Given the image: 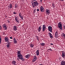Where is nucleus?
Masks as SVG:
<instances>
[{"label":"nucleus","mask_w":65,"mask_h":65,"mask_svg":"<svg viewBox=\"0 0 65 65\" xmlns=\"http://www.w3.org/2000/svg\"><path fill=\"white\" fill-rule=\"evenodd\" d=\"M34 59H37V57H36V56H34Z\"/></svg>","instance_id":"obj_32"},{"label":"nucleus","mask_w":65,"mask_h":65,"mask_svg":"<svg viewBox=\"0 0 65 65\" xmlns=\"http://www.w3.org/2000/svg\"><path fill=\"white\" fill-rule=\"evenodd\" d=\"M40 1L41 2H42V0H40Z\"/></svg>","instance_id":"obj_41"},{"label":"nucleus","mask_w":65,"mask_h":65,"mask_svg":"<svg viewBox=\"0 0 65 65\" xmlns=\"http://www.w3.org/2000/svg\"><path fill=\"white\" fill-rule=\"evenodd\" d=\"M44 9L43 8V7L41 6L40 7V10L41 12H43L44 11Z\"/></svg>","instance_id":"obj_6"},{"label":"nucleus","mask_w":65,"mask_h":65,"mask_svg":"<svg viewBox=\"0 0 65 65\" xmlns=\"http://www.w3.org/2000/svg\"><path fill=\"white\" fill-rule=\"evenodd\" d=\"M15 21L17 23H19V20H18V19H16Z\"/></svg>","instance_id":"obj_27"},{"label":"nucleus","mask_w":65,"mask_h":65,"mask_svg":"<svg viewBox=\"0 0 65 65\" xmlns=\"http://www.w3.org/2000/svg\"><path fill=\"white\" fill-rule=\"evenodd\" d=\"M17 27L16 26H15L13 27V29L14 31H16V30H17Z\"/></svg>","instance_id":"obj_14"},{"label":"nucleus","mask_w":65,"mask_h":65,"mask_svg":"<svg viewBox=\"0 0 65 65\" xmlns=\"http://www.w3.org/2000/svg\"><path fill=\"white\" fill-rule=\"evenodd\" d=\"M17 59H18V60H19V58H17Z\"/></svg>","instance_id":"obj_50"},{"label":"nucleus","mask_w":65,"mask_h":65,"mask_svg":"<svg viewBox=\"0 0 65 65\" xmlns=\"http://www.w3.org/2000/svg\"><path fill=\"white\" fill-rule=\"evenodd\" d=\"M58 26L61 30H63L62 28V23L61 22H59L58 24Z\"/></svg>","instance_id":"obj_2"},{"label":"nucleus","mask_w":65,"mask_h":65,"mask_svg":"<svg viewBox=\"0 0 65 65\" xmlns=\"http://www.w3.org/2000/svg\"><path fill=\"white\" fill-rule=\"evenodd\" d=\"M63 36L64 37V38H65V34H63Z\"/></svg>","instance_id":"obj_31"},{"label":"nucleus","mask_w":65,"mask_h":65,"mask_svg":"<svg viewBox=\"0 0 65 65\" xmlns=\"http://www.w3.org/2000/svg\"><path fill=\"white\" fill-rule=\"evenodd\" d=\"M58 32L57 31H56L55 33V37H58Z\"/></svg>","instance_id":"obj_16"},{"label":"nucleus","mask_w":65,"mask_h":65,"mask_svg":"<svg viewBox=\"0 0 65 65\" xmlns=\"http://www.w3.org/2000/svg\"><path fill=\"white\" fill-rule=\"evenodd\" d=\"M61 65H65V61L64 60H62L61 62Z\"/></svg>","instance_id":"obj_12"},{"label":"nucleus","mask_w":65,"mask_h":65,"mask_svg":"<svg viewBox=\"0 0 65 65\" xmlns=\"http://www.w3.org/2000/svg\"><path fill=\"white\" fill-rule=\"evenodd\" d=\"M37 39L38 41H39V40H38V38H37Z\"/></svg>","instance_id":"obj_48"},{"label":"nucleus","mask_w":65,"mask_h":65,"mask_svg":"<svg viewBox=\"0 0 65 65\" xmlns=\"http://www.w3.org/2000/svg\"><path fill=\"white\" fill-rule=\"evenodd\" d=\"M21 51H18V52L17 53V56H19V55H21Z\"/></svg>","instance_id":"obj_20"},{"label":"nucleus","mask_w":65,"mask_h":65,"mask_svg":"<svg viewBox=\"0 0 65 65\" xmlns=\"http://www.w3.org/2000/svg\"><path fill=\"white\" fill-rule=\"evenodd\" d=\"M36 0H32L33 1H35Z\"/></svg>","instance_id":"obj_43"},{"label":"nucleus","mask_w":65,"mask_h":65,"mask_svg":"<svg viewBox=\"0 0 65 65\" xmlns=\"http://www.w3.org/2000/svg\"><path fill=\"white\" fill-rule=\"evenodd\" d=\"M25 58H29V57H30V55H26L25 56Z\"/></svg>","instance_id":"obj_22"},{"label":"nucleus","mask_w":65,"mask_h":65,"mask_svg":"<svg viewBox=\"0 0 65 65\" xmlns=\"http://www.w3.org/2000/svg\"><path fill=\"white\" fill-rule=\"evenodd\" d=\"M19 16L20 17H21L22 16H21V15H19Z\"/></svg>","instance_id":"obj_42"},{"label":"nucleus","mask_w":65,"mask_h":65,"mask_svg":"<svg viewBox=\"0 0 65 65\" xmlns=\"http://www.w3.org/2000/svg\"><path fill=\"white\" fill-rule=\"evenodd\" d=\"M13 42L14 43H15V44L17 43L18 41H17V40L16 39H15V38H14Z\"/></svg>","instance_id":"obj_11"},{"label":"nucleus","mask_w":65,"mask_h":65,"mask_svg":"<svg viewBox=\"0 0 65 65\" xmlns=\"http://www.w3.org/2000/svg\"><path fill=\"white\" fill-rule=\"evenodd\" d=\"M18 5L17 4H15V8H18Z\"/></svg>","instance_id":"obj_24"},{"label":"nucleus","mask_w":65,"mask_h":65,"mask_svg":"<svg viewBox=\"0 0 65 65\" xmlns=\"http://www.w3.org/2000/svg\"><path fill=\"white\" fill-rule=\"evenodd\" d=\"M48 30L51 32H52V27L49 26L48 27Z\"/></svg>","instance_id":"obj_4"},{"label":"nucleus","mask_w":65,"mask_h":65,"mask_svg":"<svg viewBox=\"0 0 65 65\" xmlns=\"http://www.w3.org/2000/svg\"><path fill=\"white\" fill-rule=\"evenodd\" d=\"M1 36H0V44L1 43V41H2V39L1 38Z\"/></svg>","instance_id":"obj_26"},{"label":"nucleus","mask_w":65,"mask_h":65,"mask_svg":"<svg viewBox=\"0 0 65 65\" xmlns=\"http://www.w3.org/2000/svg\"><path fill=\"white\" fill-rule=\"evenodd\" d=\"M62 57L63 58H65V52L64 51H62Z\"/></svg>","instance_id":"obj_9"},{"label":"nucleus","mask_w":65,"mask_h":65,"mask_svg":"<svg viewBox=\"0 0 65 65\" xmlns=\"http://www.w3.org/2000/svg\"><path fill=\"white\" fill-rule=\"evenodd\" d=\"M32 5L33 7H35V6H38L39 5V4L38 3V1H36L34 2L32 4Z\"/></svg>","instance_id":"obj_1"},{"label":"nucleus","mask_w":65,"mask_h":65,"mask_svg":"<svg viewBox=\"0 0 65 65\" xmlns=\"http://www.w3.org/2000/svg\"><path fill=\"white\" fill-rule=\"evenodd\" d=\"M46 13L47 14H50V11L49 9H47L45 10Z\"/></svg>","instance_id":"obj_10"},{"label":"nucleus","mask_w":65,"mask_h":65,"mask_svg":"<svg viewBox=\"0 0 65 65\" xmlns=\"http://www.w3.org/2000/svg\"><path fill=\"white\" fill-rule=\"evenodd\" d=\"M46 0H44V1H46Z\"/></svg>","instance_id":"obj_51"},{"label":"nucleus","mask_w":65,"mask_h":65,"mask_svg":"<svg viewBox=\"0 0 65 65\" xmlns=\"http://www.w3.org/2000/svg\"><path fill=\"white\" fill-rule=\"evenodd\" d=\"M46 25H43V27H42V31H44L45 30V29H46Z\"/></svg>","instance_id":"obj_5"},{"label":"nucleus","mask_w":65,"mask_h":65,"mask_svg":"<svg viewBox=\"0 0 65 65\" xmlns=\"http://www.w3.org/2000/svg\"><path fill=\"white\" fill-rule=\"evenodd\" d=\"M39 65H43V64H39Z\"/></svg>","instance_id":"obj_47"},{"label":"nucleus","mask_w":65,"mask_h":65,"mask_svg":"<svg viewBox=\"0 0 65 65\" xmlns=\"http://www.w3.org/2000/svg\"><path fill=\"white\" fill-rule=\"evenodd\" d=\"M52 6L53 7H55V4H54V3H53L52 4Z\"/></svg>","instance_id":"obj_30"},{"label":"nucleus","mask_w":65,"mask_h":65,"mask_svg":"<svg viewBox=\"0 0 65 65\" xmlns=\"http://www.w3.org/2000/svg\"><path fill=\"white\" fill-rule=\"evenodd\" d=\"M48 50H49V51H51V52H52V49H51V48H50L49 49H48Z\"/></svg>","instance_id":"obj_29"},{"label":"nucleus","mask_w":65,"mask_h":65,"mask_svg":"<svg viewBox=\"0 0 65 65\" xmlns=\"http://www.w3.org/2000/svg\"><path fill=\"white\" fill-rule=\"evenodd\" d=\"M18 19H17V17H16V18L15 19V20H17Z\"/></svg>","instance_id":"obj_38"},{"label":"nucleus","mask_w":65,"mask_h":65,"mask_svg":"<svg viewBox=\"0 0 65 65\" xmlns=\"http://www.w3.org/2000/svg\"><path fill=\"white\" fill-rule=\"evenodd\" d=\"M36 53L37 56H39V50H37L36 51Z\"/></svg>","instance_id":"obj_13"},{"label":"nucleus","mask_w":65,"mask_h":65,"mask_svg":"<svg viewBox=\"0 0 65 65\" xmlns=\"http://www.w3.org/2000/svg\"><path fill=\"white\" fill-rule=\"evenodd\" d=\"M7 21H8V23H9V22H10V21H9L8 20Z\"/></svg>","instance_id":"obj_40"},{"label":"nucleus","mask_w":65,"mask_h":65,"mask_svg":"<svg viewBox=\"0 0 65 65\" xmlns=\"http://www.w3.org/2000/svg\"><path fill=\"white\" fill-rule=\"evenodd\" d=\"M40 44L42 46H44L45 45V43L43 42L40 43Z\"/></svg>","instance_id":"obj_23"},{"label":"nucleus","mask_w":65,"mask_h":65,"mask_svg":"<svg viewBox=\"0 0 65 65\" xmlns=\"http://www.w3.org/2000/svg\"><path fill=\"white\" fill-rule=\"evenodd\" d=\"M51 45H53V43H51Z\"/></svg>","instance_id":"obj_46"},{"label":"nucleus","mask_w":65,"mask_h":65,"mask_svg":"<svg viewBox=\"0 0 65 65\" xmlns=\"http://www.w3.org/2000/svg\"><path fill=\"white\" fill-rule=\"evenodd\" d=\"M21 14V13H19V15Z\"/></svg>","instance_id":"obj_45"},{"label":"nucleus","mask_w":65,"mask_h":65,"mask_svg":"<svg viewBox=\"0 0 65 65\" xmlns=\"http://www.w3.org/2000/svg\"><path fill=\"white\" fill-rule=\"evenodd\" d=\"M63 25V26L64 27V28H65V25Z\"/></svg>","instance_id":"obj_39"},{"label":"nucleus","mask_w":65,"mask_h":65,"mask_svg":"<svg viewBox=\"0 0 65 65\" xmlns=\"http://www.w3.org/2000/svg\"><path fill=\"white\" fill-rule=\"evenodd\" d=\"M39 29H38V30L39 32H40V31L41 30V26H40V27H39Z\"/></svg>","instance_id":"obj_18"},{"label":"nucleus","mask_w":65,"mask_h":65,"mask_svg":"<svg viewBox=\"0 0 65 65\" xmlns=\"http://www.w3.org/2000/svg\"><path fill=\"white\" fill-rule=\"evenodd\" d=\"M3 27L4 29H5V30H7V25L6 24H5L3 25Z\"/></svg>","instance_id":"obj_7"},{"label":"nucleus","mask_w":65,"mask_h":65,"mask_svg":"<svg viewBox=\"0 0 65 65\" xmlns=\"http://www.w3.org/2000/svg\"><path fill=\"white\" fill-rule=\"evenodd\" d=\"M13 13L14 14H17V13H16L15 12H14Z\"/></svg>","instance_id":"obj_35"},{"label":"nucleus","mask_w":65,"mask_h":65,"mask_svg":"<svg viewBox=\"0 0 65 65\" xmlns=\"http://www.w3.org/2000/svg\"><path fill=\"white\" fill-rule=\"evenodd\" d=\"M7 46L8 47H9V44H7Z\"/></svg>","instance_id":"obj_28"},{"label":"nucleus","mask_w":65,"mask_h":65,"mask_svg":"<svg viewBox=\"0 0 65 65\" xmlns=\"http://www.w3.org/2000/svg\"><path fill=\"white\" fill-rule=\"evenodd\" d=\"M48 34H49V35L50 36L51 38H53V35H52V34H51V32L48 33Z\"/></svg>","instance_id":"obj_15"},{"label":"nucleus","mask_w":65,"mask_h":65,"mask_svg":"<svg viewBox=\"0 0 65 65\" xmlns=\"http://www.w3.org/2000/svg\"><path fill=\"white\" fill-rule=\"evenodd\" d=\"M30 47H31V48L33 47L34 46V45L32 43L30 44Z\"/></svg>","instance_id":"obj_19"},{"label":"nucleus","mask_w":65,"mask_h":65,"mask_svg":"<svg viewBox=\"0 0 65 65\" xmlns=\"http://www.w3.org/2000/svg\"><path fill=\"white\" fill-rule=\"evenodd\" d=\"M20 18L22 20H23V17L21 16Z\"/></svg>","instance_id":"obj_33"},{"label":"nucleus","mask_w":65,"mask_h":65,"mask_svg":"<svg viewBox=\"0 0 65 65\" xmlns=\"http://www.w3.org/2000/svg\"><path fill=\"white\" fill-rule=\"evenodd\" d=\"M17 56L22 61H24V58H23V56L22 55V54L18 55Z\"/></svg>","instance_id":"obj_3"},{"label":"nucleus","mask_w":65,"mask_h":65,"mask_svg":"<svg viewBox=\"0 0 65 65\" xmlns=\"http://www.w3.org/2000/svg\"><path fill=\"white\" fill-rule=\"evenodd\" d=\"M37 11H39V9H37Z\"/></svg>","instance_id":"obj_37"},{"label":"nucleus","mask_w":65,"mask_h":65,"mask_svg":"<svg viewBox=\"0 0 65 65\" xmlns=\"http://www.w3.org/2000/svg\"><path fill=\"white\" fill-rule=\"evenodd\" d=\"M4 40L5 42H9L10 40L8 37H6L4 38Z\"/></svg>","instance_id":"obj_8"},{"label":"nucleus","mask_w":65,"mask_h":65,"mask_svg":"<svg viewBox=\"0 0 65 65\" xmlns=\"http://www.w3.org/2000/svg\"><path fill=\"white\" fill-rule=\"evenodd\" d=\"M12 63L13 65H15V64L16 63V61L13 60L12 61Z\"/></svg>","instance_id":"obj_21"},{"label":"nucleus","mask_w":65,"mask_h":65,"mask_svg":"<svg viewBox=\"0 0 65 65\" xmlns=\"http://www.w3.org/2000/svg\"><path fill=\"white\" fill-rule=\"evenodd\" d=\"M10 41H12V40H10Z\"/></svg>","instance_id":"obj_49"},{"label":"nucleus","mask_w":65,"mask_h":65,"mask_svg":"<svg viewBox=\"0 0 65 65\" xmlns=\"http://www.w3.org/2000/svg\"><path fill=\"white\" fill-rule=\"evenodd\" d=\"M2 29V27L1 26V25H0V30Z\"/></svg>","instance_id":"obj_36"},{"label":"nucleus","mask_w":65,"mask_h":65,"mask_svg":"<svg viewBox=\"0 0 65 65\" xmlns=\"http://www.w3.org/2000/svg\"><path fill=\"white\" fill-rule=\"evenodd\" d=\"M8 8L11 9L12 7V4H10L9 6H8Z\"/></svg>","instance_id":"obj_17"},{"label":"nucleus","mask_w":65,"mask_h":65,"mask_svg":"<svg viewBox=\"0 0 65 65\" xmlns=\"http://www.w3.org/2000/svg\"><path fill=\"white\" fill-rule=\"evenodd\" d=\"M10 39H12V37H10Z\"/></svg>","instance_id":"obj_34"},{"label":"nucleus","mask_w":65,"mask_h":65,"mask_svg":"<svg viewBox=\"0 0 65 65\" xmlns=\"http://www.w3.org/2000/svg\"><path fill=\"white\" fill-rule=\"evenodd\" d=\"M36 58H33V59L32 60V62H35V61H36Z\"/></svg>","instance_id":"obj_25"},{"label":"nucleus","mask_w":65,"mask_h":65,"mask_svg":"<svg viewBox=\"0 0 65 65\" xmlns=\"http://www.w3.org/2000/svg\"><path fill=\"white\" fill-rule=\"evenodd\" d=\"M61 1H64V0H60Z\"/></svg>","instance_id":"obj_44"}]
</instances>
